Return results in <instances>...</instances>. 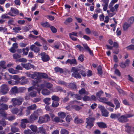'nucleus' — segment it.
Returning a JSON list of instances; mask_svg holds the SVG:
<instances>
[{"label": "nucleus", "mask_w": 134, "mask_h": 134, "mask_svg": "<svg viewBox=\"0 0 134 134\" xmlns=\"http://www.w3.org/2000/svg\"><path fill=\"white\" fill-rule=\"evenodd\" d=\"M88 113L91 114H90L89 117L86 119V127L90 130L94 126V122L95 120V116L93 114L91 109L89 110Z\"/></svg>", "instance_id": "1"}, {"label": "nucleus", "mask_w": 134, "mask_h": 134, "mask_svg": "<svg viewBox=\"0 0 134 134\" xmlns=\"http://www.w3.org/2000/svg\"><path fill=\"white\" fill-rule=\"evenodd\" d=\"M134 116V113H130L125 115L120 116L118 119V120L121 123H125L127 122L128 120L127 118Z\"/></svg>", "instance_id": "2"}, {"label": "nucleus", "mask_w": 134, "mask_h": 134, "mask_svg": "<svg viewBox=\"0 0 134 134\" xmlns=\"http://www.w3.org/2000/svg\"><path fill=\"white\" fill-rule=\"evenodd\" d=\"M24 99L21 97H19L16 98H13L12 99L11 102L14 107L16 105H20L24 101Z\"/></svg>", "instance_id": "3"}, {"label": "nucleus", "mask_w": 134, "mask_h": 134, "mask_svg": "<svg viewBox=\"0 0 134 134\" xmlns=\"http://www.w3.org/2000/svg\"><path fill=\"white\" fill-rule=\"evenodd\" d=\"M50 120V117L49 115L46 114L43 116L40 117L38 122L40 124L44 123L49 121Z\"/></svg>", "instance_id": "4"}, {"label": "nucleus", "mask_w": 134, "mask_h": 134, "mask_svg": "<svg viewBox=\"0 0 134 134\" xmlns=\"http://www.w3.org/2000/svg\"><path fill=\"white\" fill-rule=\"evenodd\" d=\"M9 90V87L7 85L3 84L2 85L0 88V92L3 94H6Z\"/></svg>", "instance_id": "5"}, {"label": "nucleus", "mask_w": 134, "mask_h": 134, "mask_svg": "<svg viewBox=\"0 0 134 134\" xmlns=\"http://www.w3.org/2000/svg\"><path fill=\"white\" fill-rule=\"evenodd\" d=\"M98 108L100 109L103 116L105 117H107L109 116V113L108 111L105 109L104 106L99 105Z\"/></svg>", "instance_id": "6"}, {"label": "nucleus", "mask_w": 134, "mask_h": 134, "mask_svg": "<svg viewBox=\"0 0 134 134\" xmlns=\"http://www.w3.org/2000/svg\"><path fill=\"white\" fill-rule=\"evenodd\" d=\"M19 11L16 8H11L10 11L7 14L12 16H15L16 15L19 14Z\"/></svg>", "instance_id": "7"}, {"label": "nucleus", "mask_w": 134, "mask_h": 134, "mask_svg": "<svg viewBox=\"0 0 134 134\" xmlns=\"http://www.w3.org/2000/svg\"><path fill=\"white\" fill-rule=\"evenodd\" d=\"M12 79L17 81H14L13 80L9 81L8 82L9 84L12 85H16L19 83V81L20 79L19 78L18 76L17 75H14L12 77Z\"/></svg>", "instance_id": "8"}, {"label": "nucleus", "mask_w": 134, "mask_h": 134, "mask_svg": "<svg viewBox=\"0 0 134 134\" xmlns=\"http://www.w3.org/2000/svg\"><path fill=\"white\" fill-rule=\"evenodd\" d=\"M70 64L71 65H73L74 66L76 65L77 64V62L75 57L72 59H68L64 63V64Z\"/></svg>", "instance_id": "9"}, {"label": "nucleus", "mask_w": 134, "mask_h": 134, "mask_svg": "<svg viewBox=\"0 0 134 134\" xmlns=\"http://www.w3.org/2000/svg\"><path fill=\"white\" fill-rule=\"evenodd\" d=\"M40 55L42 60L43 62H47L50 60V58L49 56L48 55L46 54L45 52L41 53Z\"/></svg>", "instance_id": "10"}, {"label": "nucleus", "mask_w": 134, "mask_h": 134, "mask_svg": "<svg viewBox=\"0 0 134 134\" xmlns=\"http://www.w3.org/2000/svg\"><path fill=\"white\" fill-rule=\"evenodd\" d=\"M33 89L32 87H30L28 89V92H31L29 93L30 96L32 97H36L37 94V92L36 91H33Z\"/></svg>", "instance_id": "11"}, {"label": "nucleus", "mask_w": 134, "mask_h": 134, "mask_svg": "<svg viewBox=\"0 0 134 134\" xmlns=\"http://www.w3.org/2000/svg\"><path fill=\"white\" fill-rule=\"evenodd\" d=\"M38 116L34 114H32L30 115L29 121L31 122H33L34 121L37 119Z\"/></svg>", "instance_id": "12"}, {"label": "nucleus", "mask_w": 134, "mask_h": 134, "mask_svg": "<svg viewBox=\"0 0 134 134\" xmlns=\"http://www.w3.org/2000/svg\"><path fill=\"white\" fill-rule=\"evenodd\" d=\"M97 124L99 128L101 129H105L107 127V124L103 122H97Z\"/></svg>", "instance_id": "13"}, {"label": "nucleus", "mask_w": 134, "mask_h": 134, "mask_svg": "<svg viewBox=\"0 0 134 134\" xmlns=\"http://www.w3.org/2000/svg\"><path fill=\"white\" fill-rule=\"evenodd\" d=\"M32 78L34 79H39V72H34L32 74Z\"/></svg>", "instance_id": "14"}, {"label": "nucleus", "mask_w": 134, "mask_h": 134, "mask_svg": "<svg viewBox=\"0 0 134 134\" xmlns=\"http://www.w3.org/2000/svg\"><path fill=\"white\" fill-rule=\"evenodd\" d=\"M21 79H22L21 80L20 83L21 85H24L27 83L28 82V80L27 79H26V77L23 76L21 77Z\"/></svg>", "instance_id": "15"}, {"label": "nucleus", "mask_w": 134, "mask_h": 134, "mask_svg": "<svg viewBox=\"0 0 134 134\" xmlns=\"http://www.w3.org/2000/svg\"><path fill=\"white\" fill-rule=\"evenodd\" d=\"M113 100L114 101V103L116 105L115 109H116L120 107V103L117 99L116 98H114L113 99Z\"/></svg>", "instance_id": "16"}, {"label": "nucleus", "mask_w": 134, "mask_h": 134, "mask_svg": "<svg viewBox=\"0 0 134 134\" xmlns=\"http://www.w3.org/2000/svg\"><path fill=\"white\" fill-rule=\"evenodd\" d=\"M51 99L50 98H44L43 100V102L47 105H48L51 104Z\"/></svg>", "instance_id": "17"}, {"label": "nucleus", "mask_w": 134, "mask_h": 134, "mask_svg": "<svg viewBox=\"0 0 134 134\" xmlns=\"http://www.w3.org/2000/svg\"><path fill=\"white\" fill-rule=\"evenodd\" d=\"M131 25L128 23H127L126 22H125L123 26L124 30V31L127 30Z\"/></svg>", "instance_id": "18"}, {"label": "nucleus", "mask_w": 134, "mask_h": 134, "mask_svg": "<svg viewBox=\"0 0 134 134\" xmlns=\"http://www.w3.org/2000/svg\"><path fill=\"white\" fill-rule=\"evenodd\" d=\"M120 116H121V114L120 113H118L117 114L112 113L111 114L110 117L112 119L117 118L118 119L119 117H120Z\"/></svg>", "instance_id": "19"}, {"label": "nucleus", "mask_w": 134, "mask_h": 134, "mask_svg": "<svg viewBox=\"0 0 134 134\" xmlns=\"http://www.w3.org/2000/svg\"><path fill=\"white\" fill-rule=\"evenodd\" d=\"M42 93L44 95H48L49 94L50 92L47 89H44L42 90Z\"/></svg>", "instance_id": "20"}, {"label": "nucleus", "mask_w": 134, "mask_h": 134, "mask_svg": "<svg viewBox=\"0 0 134 134\" xmlns=\"http://www.w3.org/2000/svg\"><path fill=\"white\" fill-rule=\"evenodd\" d=\"M38 132L43 134H46V130L43 126L39 127L38 128Z\"/></svg>", "instance_id": "21"}, {"label": "nucleus", "mask_w": 134, "mask_h": 134, "mask_svg": "<svg viewBox=\"0 0 134 134\" xmlns=\"http://www.w3.org/2000/svg\"><path fill=\"white\" fill-rule=\"evenodd\" d=\"M68 87L73 90H76L77 87L75 83H70L68 86Z\"/></svg>", "instance_id": "22"}, {"label": "nucleus", "mask_w": 134, "mask_h": 134, "mask_svg": "<svg viewBox=\"0 0 134 134\" xmlns=\"http://www.w3.org/2000/svg\"><path fill=\"white\" fill-rule=\"evenodd\" d=\"M13 57L14 59L16 60V61H18V60L21 57V54L18 53H15L13 55Z\"/></svg>", "instance_id": "23"}, {"label": "nucleus", "mask_w": 134, "mask_h": 134, "mask_svg": "<svg viewBox=\"0 0 134 134\" xmlns=\"http://www.w3.org/2000/svg\"><path fill=\"white\" fill-rule=\"evenodd\" d=\"M29 63H26V64L23 63L21 64V65L23 68L27 70L31 69V68H30L29 67Z\"/></svg>", "instance_id": "24"}, {"label": "nucleus", "mask_w": 134, "mask_h": 134, "mask_svg": "<svg viewBox=\"0 0 134 134\" xmlns=\"http://www.w3.org/2000/svg\"><path fill=\"white\" fill-rule=\"evenodd\" d=\"M72 76L76 78V79H80L81 76L80 75V72H78L75 73H72Z\"/></svg>", "instance_id": "25"}, {"label": "nucleus", "mask_w": 134, "mask_h": 134, "mask_svg": "<svg viewBox=\"0 0 134 134\" xmlns=\"http://www.w3.org/2000/svg\"><path fill=\"white\" fill-rule=\"evenodd\" d=\"M40 79L41 77L44 79H47L48 77V76L46 73H41L39 72Z\"/></svg>", "instance_id": "26"}, {"label": "nucleus", "mask_w": 134, "mask_h": 134, "mask_svg": "<svg viewBox=\"0 0 134 134\" xmlns=\"http://www.w3.org/2000/svg\"><path fill=\"white\" fill-rule=\"evenodd\" d=\"M55 71L56 72H59L60 74L63 73L64 72L63 69L59 67H55L54 68Z\"/></svg>", "instance_id": "27"}, {"label": "nucleus", "mask_w": 134, "mask_h": 134, "mask_svg": "<svg viewBox=\"0 0 134 134\" xmlns=\"http://www.w3.org/2000/svg\"><path fill=\"white\" fill-rule=\"evenodd\" d=\"M32 27L31 25L28 24L23 27V30L25 32H27Z\"/></svg>", "instance_id": "28"}, {"label": "nucleus", "mask_w": 134, "mask_h": 134, "mask_svg": "<svg viewBox=\"0 0 134 134\" xmlns=\"http://www.w3.org/2000/svg\"><path fill=\"white\" fill-rule=\"evenodd\" d=\"M0 114L4 118L7 117V114L5 111V110L2 108L0 109Z\"/></svg>", "instance_id": "29"}, {"label": "nucleus", "mask_w": 134, "mask_h": 134, "mask_svg": "<svg viewBox=\"0 0 134 134\" xmlns=\"http://www.w3.org/2000/svg\"><path fill=\"white\" fill-rule=\"evenodd\" d=\"M58 114L59 117L62 119L64 118L66 116V113L62 112L58 113Z\"/></svg>", "instance_id": "30"}, {"label": "nucleus", "mask_w": 134, "mask_h": 134, "mask_svg": "<svg viewBox=\"0 0 134 134\" xmlns=\"http://www.w3.org/2000/svg\"><path fill=\"white\" fill-rule=\"evenodd\" d=\"M11 90V93L12 94H14L18 93V88L16 86L12 87Z\"/></svg>", "instance_id": "31"}, {"label": "nucleus", "mask_w": 134, "mask_h": 134, "mask_svg": "<svg viewBox=\"0 0 134 134\" xmlns=\"http://www.w3.org/2000/svg\"><path fill=\"white\" fill-rule=\"evenodd\" d=\"M79 93L81 95H82L84 94H89V93L88 92L87 93H86V90L85 89L83 88H82L81 90L79 91Z\"/></svg>", "instance_id": "32"}, {"label": "nucleus", "mask_w": 134, "mask_h": 134, "mask_svg": "<svg viewBox=\"0 0 134 134\" xmlns=\"http://www.w3.org/2000/svg\"><path fill=\"white\" fill-rule=\"evenodd\" d=\"M53 86V85L49 82L46 83L45 84V87L51 90V89H52Z\"/></svg>", "instance_id": "33"}, {"label": "nucleus", "mask_w": 134, "mask_h": 134, "mask_svg": "<svg viewBox=\"0 0 134 134\" xmlns=\"http://www.w3.org/2000/svg\"><path fill=\"white\" fill-rule=\"evenodd\" d=\"M52 99L55 102H59L60 100L59 98L57 96L54 95L51 97Z\"/></svg>", "instance_id": "34"}, {"label": "nucleus", "mask_w": 134, "mask_h": 134, "mask_svg": "<svg viewBox=\"0 0 134 134\" xmlns=\"http://www.w3.org/2000/svg\"><path fill=\"white\" fill-rule=\"evenodd\" d=\"M97 70L98 74L100 75H102L103 74V71L101 66L99 65L97 68Z\"/></svg>", "instance_id": "35"}, {"label": "nucleus", "mask_w": 134, "mask_h": 134, "mask_svg": "<svg viewBox=\"0 0 134 134\" xmlns=\"http://www.w3.org/2000/svg\"><path fill=\"white\" fill-rule=\"evenodd\" d=\"M79 71V69L76 66L72 67L71 70V72L75 73L78 72Z\"/></svg>", "instance_id": "36"}, {"label": "nucleus", "mask_w": 134, "mask_h": 134, "mask_svg": "<svg viewBox=\"0 0 134 134\" xmlns=\"http://www.w3.org/2000/svg\"><path fill=\"white\" fill-rule=\"evenodd\" d=\"M36 105L35 104H34L28 107L27 109H28L30 110H34L36 109Z\"/></svg>", "instance_id": "37"}, {"label": "nucleus", "mask_w": 134, "mask_h": 134, "mask_svg": "<svg viewBox=\"0 0 134 134\" xmlns=\"http://www.w3.org/2000/svg\"><path fill=\"white\" fill-rule=\"evenodd\" d=\"M5 62L4 61H2L0 62V66L2 68L5 69L7 68L5 65Z\"/></svg>", "instance_id": "38"}, {"label": "nucleus", "mask_w": 134, "mask_h": 134, "mask_svg": "<svg viewBox=\"0 0 134 134\" xmlns=\"http://www.w3.org/2000/svg\"><path fill=\"white\" fill-rule=\"evenodd\" d=\"M30 128L31 130L34 132H36L37 131V129L36 126L31 125L30 126Z\"/></svg>", "instance_id": "39"}, {"label": "nucleus", "mask_w": 134, "mask_h": 134, "mask_svg": "<svg viewBox=\"0 0 134 134\" xmlns=\"http://www.w3.org/2000/svg\"><path fill=\"white\" fill-rule=\"evenodd\" d=\"M74 121L75 123H81L83 122V121L82 119H79L77 117L75 119Z\"/></svg>", "instance_id": "40"}, {"label": "nucleus", "mask_w": 134, "mask_h": 134, "mask_svg": "<svg viewBox=\"0 0 134 134\" xmlns=\"http://www.w3.org/2000/svg\"><path fill=\"white\" fill-rule=\"evenodd\" d=\"M134 22V17L131 16L129 19L128 22L131 25Z\"/></svg>", "instance_id": "41"}, {"label": "nucleus", "mask_w": 134, "mask_h": 134, "mask_svg": "<svg viewBox=\"0 0 134 134\" xmlns=\"http://www.w3.org/2000/svg\"><path fill=\"white\" fill-rule=\"evenodd\" d=\"M19 130V129L15 127H12L11 129V131L13 133L18 132Z\"/></svg>", "instance_id": "42"}, {"label": "nucleus", "mask_w": 134, "mask_h": 134, "mask_svg": "<svg viewBox=\"0 0 134 134\" xmlns=\"http://www.w3.org/2000/svg\"><path fill=\"white\" fill-rule=\"evenodd\" d=\"M0 124L4 126H6V122L4 118H3L1 120H0Z\"/></svg>", "instance_id": "43"}, {"label": "nucleus", "mask_w": 134, "mask_h": 134, "mask_svg": "<svg viewBox=\"0 0 134 134\" xmlns=\"http://www.w3.org/2000/svg\"><path fill=\"white\" fill-rule=\"evenodd\" d=\"M67 94L68 96H69L70 95V97H75V94H74V92H71V91H69L67 92Z\"/></svg>", "instance_id": "44"}, {"label": "nucleus", "mask_w": 134, "mask_h": 134, "mask_svg": "<svg viewBox=\"0 0 134 134\" xmlns=\"http://www.w3.org/2000/svg\"><path fill=\"white\" fill-rule=\"evenodd\" d=\"M11 111L13 114H16L18 113L19 110L18 108H15L12 109Z\"/></svg>", "instance_id": "45"}, {"label": "nucleus", "mask_w": 134, "mask_h": 134, "mask_svg": "<svg viewBox=\"0 0 134 134\" xmlns=\"http://www.w3.org/2000/svg\"><path fill=\"white\" fill-rule=\"evenodd\" d=\"M60 133L61 134H69V132L67 130L62 129H61Z\"/></svg>", "instance_id": "46"}, {"label": "nucleus", "mask_w": 134, "mask_h": 134, "mask_svg": "<svg viewBox=\"0 0 134 134\" xmlns=\"http://www.w3.org/2000/svg\"><path fill=\"white\" fill-rule=\"evenodd\" d=\"M73 108L76 110L79 111L81 109V107L78 105H74L73 106Z\"/></svg>", "instance_id": "47"}, {"label": "nucleus", "mask_w": 134, "mask_h": 134, "mask_svg": "<svg viewBox=\"0 0 134 134\" xmlns=\"http://www.w3.org/2000/svg\"><path fill=\"white\" fill-rule=\"evenodd\" d=\"M103 93V92L102 90L97 92L96 93V96L99 98H100L102 95Z\"/></svg>", "instance_id": "48"}, {"label": "nucleus", "mask_w": 134, "mask_h": 134, "mask_svg": "<svg viewBox=\"0 0 134 134\" xmlns=\"http://www.w3.org/2000/svg\"><path fill=\"white\" fill-rule=\"evenodd\" d=\"M58 102L53 101L52 103V107L56 108L59 105V103Z\"/></svg>", "instance_id": "49"}, {"label": "nucleus", "mask_w": 134, "mask_h": 134, "mask_svg": "<svg viewBox=\"0 0 134 134\" xmlns=\"http://www.w3.org/2000/svg\"><path fill=\"white\" fill-rule=\"evenodd\" d=\"M24 132L25 134H35V133L32 132L30 130H25L24 131Z\"/></svg>", "instance_id": "50"}, {"label": "nucleus", "mask_w": 134, "mask_h": 134, "mask_svg": "<svg viewBox=\"0 0 134 134\" xmlns=\"http://www.w3.org/2000/svg\"><path fill=\"white\" fill-rule=\"evenodd\" d=\"M18 61L20 62L26 63L27 61V60L26 58H22L19 59Z\"/></svg>", "instance_id": "51"}, {"label": "nucleus", "mask_w": 134, "mask_h": 134, "mask_svg": "<svg viewBox=\"0 0 134 134\" xmlns=\"http://www.w3.org/2000/svg\"><path fill=\"white\" fill-rule=\"evenodd\" d=\"M83 100L85 101H88L90 100V98L87 96H84L82 98Z\"/></svg>", "instance_id": "52"}, {"label": "nucleus", "mask_w": 134, "mask_h": 134, "mask_svg": "<svg viewBox=\"0 0 134 134\" xmlns=\"http://www.w3.org/2000/svg\"><path fill=\"white\" fill-rule=\"evenodd\" d=\"M1 100L2 102H5L7 101L8 100V99L6 96L4 97H2L1 98Z\"/></svg>", "instance_id": "53"}, {"label": "nucleus", "mask_w": 134, "mask_h": 134, "mask_svg": "<svg viewBox=\"0 0 134 134\" xmlns=\"http://www.w3.org/2000/svg\"><path fill=\"white\" fill-rule=\"evenodd\" d=\"M78 60L81 62H83L84 60V55L83 54H80L78 58Z\"/></svg>", "instance_id": "54"}, {"label": "nucleus", "mask_w": 134, "mask_h": 134, "mask_svg": "<svg viewBox=\"0 0 134 134\" xmlns=\"http://www.w3.org/2000/svg\"><path fill=\"white\" fill-rule=\"evenodd\" d=\"M52 31L54 33H55L57 32V30L54 26H51L50 27Z\"/></svg>", "instance_id": "55"}, {"label": "nucleus", "mask_w": 134, "mask_h": 134, "mask_svg": "<svg viewBox=\"0 0 134 134\" xmlns=\"http://www.w3.org/2000/svg\"><path fill=\"white\" fill-rule=\"evenodd\" d=\"M61 44L59 42H57L56 43V44L54 46V47L56 49H58Z\"/></svg>", "instance_id": "56"}, {"label": "nucleus", "mask_w": 134, "mask_h": 134, "mask_svg": "<svg viewBox=\"0 0 134 134\" xmlns=\"http://www.w3.org/2000/svg\"><path fill=\"white\" fill-rule=\"evenodd\" d=\"M125 127L127 128V131L128 132L131 131V127L129 125L128 123L126 124L125 126Z\"/></svg>", "instance_id": "57"}, {"label": "nucleus", "mask_w": 134, "mask_h": 134, "mask_svg": "<svg viewBox=\"0 0 134 134\" xmlns=\"http://www.w3.org/2000/svg\"><path fill=\"white\" fill-rule=\"evenodd\" d=\"M126 48L127 50H134V44H131L127 47Z\"/></svg>", "instance_id": "58"}, {"label": "nucleus", "mask_w": 134, "mask_h": 134, "mask_svg": "<svg viewBox=\"0 0 134 134\" xmlns=\"http://www.w3.org/2000/svg\"><path fill=\"white\" fill-rule=\"evenodd\" d=\"M1 107L4 110H7L8 108V105L3 103L2 104Z\"/></svg>", "instance_id": "59"}, {"label": "nucleus", "mask_w": 134, "mask_h": 134, "mask_svg": "<svg viewBox=\"0 0 134 134\" xmlns=\"http://www.w3.org/2000/svg\"><path fill=\"white\" fill-rule=\"evenodd\" d=\"M99 98L100 101L101 102L105 103V102H106V101L108 100L107 98L105 97L100 98Z\"/></svg>", "instance_id": "60"}, {"label": "nucleus", "mask_w": 134, "mask_h": 134, "mask_svg": "<svg viewBox=\"0 0 134 134\" xmlns=\"http://www.w3.org/2000/svg\"><path fill=\"white\" fill-rule=\"evenodd\" d=\"M109 0H104L103 1V3L102 5L108 6V3Z\"/></svg>", "instance_id": "61"}, {"label": "nucleus", "mask_w": 134, "mask_h": 134, "mask_svg": "<svg viewBox=\"0 0 134 134\" xmlns=\"http://www.w3.org/2000/svg\"><path fill=\"white\" fill-rule=\"evenodd\" d=\"M56 89L57 90V91L58 92H62V91H63V90L62 88L60 86H57L56 88Z\"/></svg>", "instance_id": "62"}, {"label": "nucleus", "mask_w": 134, "mask_h": 134, "mask_svg": "<svg viewBox=\"0 0 134 134\" xmlns=\"http://www.w3.org/2000/svg\"><path fill=\"white\" fill-rule=\"evenodd\" d=\"M120 66L122 68L125 69L126 68V66L123 62L120 63L119 64Z\"/></svg>", "instance_id": "63"}, {"label": "nucleus", "mask_w": 134, "mask_h": 134, "mask_svg": "<svg viewBox=\"0 0 134 134\" xmlns=\"http://www.w3.org/2000/svg\"><path fill=\"white\" fill-rule=\"evenodd\" d=\"M115 73L118 76H120L121 75L120 72L118 69H116L115 70Z\"/></svg>", "instance_id": "64"}]
</instances>
